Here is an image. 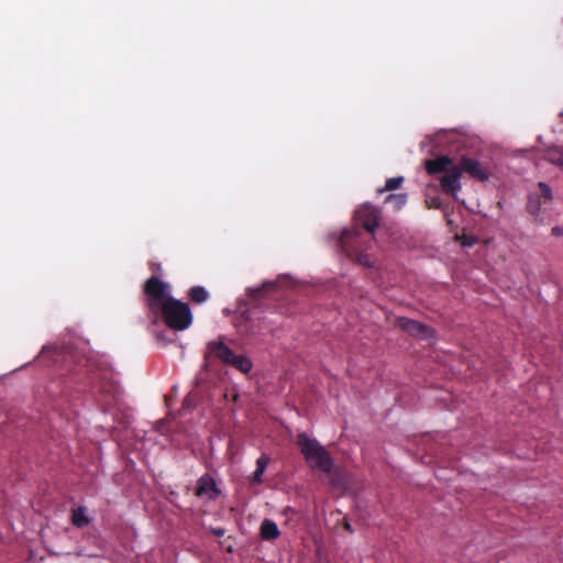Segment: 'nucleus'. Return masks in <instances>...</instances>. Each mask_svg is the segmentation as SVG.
I'll return each mask as SVG.
<instances>
[{"label":"nucleus","instance_id":"1","mask_svg":"<svg viewBox=\"0 0 563 563\" xmlns=\"http://www.w3.org/2000/svg\"><path fill=\"white\" fill-rule=\"evenodd\" d=\"M168 284L156 275L151 276L143 287L145 303L156 314H161L165 324L174 331H184L192 323V313L188 303L168 295Z\"/></svg>","mask_w":563,"mask_h":563},{"label":"nucleus","instance_id":"2","mask_svg":"<svg viewBox=\"0 0 563 563\" xmlns=\"http://www.w3.org/2000/svg\"><path fill=\"white\" fill-rule=\"evenodd\" d=\"M380 218V211L376 207L369 203L361 206L354 214L356 227L345 229L340 236L339 244L342 251L358 263L369 266L367 255L362 252L361 247V228L373 234L379 224Z\"/></svg>","mask_w":563,"mask_h":563},{"label":"nucleus","instance_id":"3","mask_svg":"<svg viewBox=\"0 0 563 563\" xmlns=\"http://www.w3.org/2000/svg\"><path fill=\"white\" fill-rule=\"evenodd\" d=\"M424 167L429 175L441 174L439 184L444 194L455 197L457 191L461 190L462 172L457 163L455 164L450 156L441 155L433 159H427Z\"/></svg>","mask_w":563,"mask_h":563},{"label":"nucleus","instance_id":"4","mask_svg":"<svg viewBox=\"0 0 563 563\" xmlns=\"http://www.w3.org/2000/svg\"><path fill=\"white\" fill-rule=\"evenodd\" d=\"M296 443L311 468L324 473L332 471L333 460L330 453L316 439H311L307 433L301 432L297 435Z\"/></svg>","mask_w":563,"mask_h":563},{"label":"nucleus","instance_id":"5","mask_svg":"<svg viewBox=\"0 0 563 563\" xmlns=\"http://www.w3.org/2000/svg\"><path fill=\"white\" fill-rule=\"evenodd\" d=\"M90 383L101 393L108 394L115 399L120 387L113 378L112 369L104 363L89 358L86 364Z\"/></svg>","mask_w":563,"mask_h":563},{"label":"nucleus","instance_id":"6","mask_svg":"<svg viewBox=\"0 0 563 563\" xmlns=\"http://www.w3.org/2000/svg\"><path fill=\"white\" fill-rule=\"evenodd\" d=\"M235 353L223 341H211L207 344L202 366L205 371H209L212 356L229 365Z\"/></svg>","mask_w":563,"mask_h":563},{"label":"nucleus","instance_id":"7","mask_svg":"<svg viewBox=\"0 0 563 563\" xmlns=\"http://www.w3.org/2000/svg\"><path fill=\"white\" fill-rule=\"evenodd\" d=\"M538 191L528 196L527 210L532 216H539L541 206L552 200V190L545 183L538 184Z\"/></svg>","mask_w":563,"mask_h":563},{"label":"nucleus","instance_id":"8","mask_svg":"<svg viewBox=\"0 0 563 563\" xmlns=\"http://www.w3.org/2000/svg\"><path fill=\"white\" fill-rule=\"evenodd\" d=\"M397 325L408 334L421 340H429L434 335L433 330L427 324L406 317L398 318Z\"/></svg>","mask_w":563,"mask_h":563},{"label":"nucleus","instance_id":"9","mask_svg":"<svg viewBox=\"0 0 563 563\" xmlns=\"http://www.w3.org/2000/svg\"><path fill=\"white\" fill-rule=\"evenodd\" d=\"M220 494L221 490L210 474L206 473L198 478L195 493L197 497L216 500Z\"/></svg>","mask_w":563,"mask_h":563},{"label":"nucleus","instance_id":"10","mask_svg":"<svg viewBox=\"0 0 563 563\" xmlns=\"http://www.w3.org/2000/svg\"><path fill=\"white\" fill-rule=\"evenodd\" d=\"M457 165L462 173L468 174L472 178L478 181H485L489 177V172L474 158L462 156L457 162Z\"/></svg>","mask_w":563,"mask_h":563},{"label":"nucleus","instance_id":"11","mask_svg":"<svg viewBox=\"0 0 563 563\" xmlns=\"http://www.w3.org/2000/svg\"><path fill=\"white\" fill-rule=\"evenodd\" d=\"M280 534V531L277 525L269 519H264L260 527V536L265 541H273L277 539Z\"/></svg>","mask_w":563,"mask_h":563},{"label":"nucleus","instance_id":"12","mask_svg":"<svg viewBox=\"0 0 563 563\" xmlns=\"http://www.w3.org/2000/svg\"><path fill=\"white\" fill-rule=\"evenodd\" d=\"M71 523L76 528H85L90 523L86 507L79 506L71 509Z\"/></svg>","mask_w":563,"mask_h":563},{"label":"nucleus","instance_id":"13","mask_svg":"<svg viewBox=\"0 0 563 563\" xmlns=\"http://www.w3.org/2000/svg\"><path fill=\"white\" fill-rule=\"evenodd\" d=\"M229 365L239 369L243 374L250 373L253 367V364L249 357L238 354L234 355Z\"/></svg>","mask_w":563,"mask_h":563},{"label":"nucleus","instance_id":"14","mask_svg":"<svg viewBox=\"0 0 563 563\" xmlns=\"http://www.w3.org/2000/svg\"><path fill=\"white\" fill-rule=\"evenodd\" d=\"M188 297L194 303H203L209 299V292L202 286H194L189 289Z\"/></svg>","mask_w":563,"mask_h":563},{"label":"nucleus","instance_id":"15","mask_svg":"<svg viewBox=\"0 0 563 563\" xmlns=\"http://www.w3.org/2000/svg\"><path fill=\"white\" fill-rule=\"evenodd\" d=\"M545 159L563 168V151L560 147H551L545 153Z\"/></svg>","mask_w":563,"mask_h":563},{"label":"nucleus","instance_id":"16","mask_svg":"<svg viewBox=\"0 0 563 563\" xmlns=\"http://www.w3.org/2000/svg\"><path fill=\"white\" fill-rule=\"evenodd\" d=\"M276 286V282H265L261 287L250 288L247 291L252 298L257 299L262 292L273 290Z\"/></svg>","mask_w":563,"mask_h":563},{"label":"nucleus","instance_id":"17","mask_svg":"<svg viewBox=\"0 0 563 563\" xmlns=\"http://www.w3.org/2000/svg\"><path fill=\"white\" fill-rule=\"evenodd\" d=\"M386 202L393 203L395 209H400L407 202V196L405 194H390L386 197Z\"/></svg>","mask_w":563,"mask_h":563},{"label":"nucleus","instance_id":"18","mask_svg":"<svg viewBox=\"0 0 563 563\" xmlns=\"http://www.w3.org/2000/svg\"><path fill=\"white\" fill-rule=\"evenodd\" d=\"M404 183V177H393L388 178L385 184L384 190H395L401 186Z\"/></svg>","mask_w":563,"mask_h":563},{"label":"nucleus","instance_id":"19","mask_svg":"<svg viewBox=\"0 0 563 563\" xmlns=\"http://www.w3.org/2000/svg\"><path fill=\"white\" fill-rule=\"evenodd\" d=\"M269 463V457L266 454H262L256 461V468L265 472Z\"/></svg>","mask_w":563,"mask_h":563},{"label":"nucleus","instance_id":"20","mask_svg":"<svg viewBox=\"0 0 563 563\" xmlns=\"http://www.w3.org/2000/svg\"><path fill=\"white\" fill-rule=\"evenodd\" d=\"M264 474V471L262 470H255L252 475V483L260 484L262 483V475Z\"/></svg>","mask_w":563,"mask_h":563},{"label":"nucleus","instance_id":"21","mask_svg":"<svg viewBox=\"0 0 563 563\" xmlns=\"http://www.w3.org/2000/svg\"><path fill=\"white\" fill-rule=\"evenodd\" d=\"M210 531L216 537H223L224 533H225V529L224 528H210Z\"/></svg>","mask_w":563,"mask_h":563},{"label":"nucleus","instance_id":"22","mask_svg":"<svg viewBox=\"0 0 563 563\" xmlns=\"http://www.w3.org/2000/svg\"><path fill=\"white\" fill-rule=\"evenodd\" d=\"M552 235L554 236H562L563 235V228L561 227H553L551 230Z\"/></svg>","mask_w":563,"mask_h":563},{"label":"nucleus","instance_id":"23","mask_svg":"<svg viewBox=\"0 0 563 563\" xmlns=\"http://www.w3.org/2000/svg\"><path fill=\"white\" fill-rule=\"evenodd\" d=\"M342 526L343 528L350 532V533H353L354 532V529L352 528L351 523L349 522V520L346 518L343 519V522H342Z\"/></svg>","mask_w":563,"mask_h":563},{"label":"nucleus","instance_id":"24","mask_svg":"<svg viewBox=\"0 0 563 563\" xmlns=\"http://www.w3.org/2000/svg\"><path fill=\"white\" fill-rule=\"evenodd\" d=\"M150 269L154 273H157L162 269V265L159 263L151 262Z\"/></svg>","mask_w":563,"mask_h":563},{"label":"nucleus","instance_id":"25","mask_svg":"<svg viewBox=\"0 0 563 563\" xmlns=\"http://www.w3.org/2000/svg\"><path fill=\"white\" fill-rule=\"evenodd\" d=\"M464 245H471L472 243L470 241H466L463 243Z\"/></svg>","mask_w":563,"mask_h":563}]
</instances>
